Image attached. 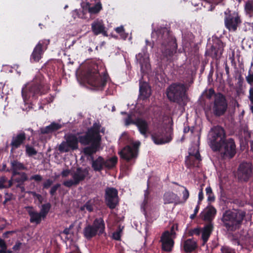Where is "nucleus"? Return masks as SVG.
Here are the masks:
<instances>
[{
    "instance_id": "nucleus-51",
    "label": "nucleus",
    "mask_w": 253,
    "mask_h": 253,
    "mask_svg": "<svg viewBox=\"0 0 253 253\" xmlns=\"http://www.w3.org/2000/svg\"><path fill=\"white\" fill-rule=\"evenodd\" d=\"M7 181V178L5 176H2L0 178V189L7 188V185L4 184Z\"/></svg>"
},
{
    "instance_id": "nucleus-31",
    "label": "nucleus",
    "mask_w": 253,
    "mask_h": 253,
    "mask_svg": "<svg viewBox=\"0 0 253 253\" xmlns=\"http://www.w3.org/2000/svg\"><path fill=\"white\" fill-rule=\"evenodd\" d=\"M202 160L200 154L198 150L195 153H189V156L187 157L186 163L190 166L198 165L199 162Z\"/></svg>"
},
{
    "instance_id": "nucleus-29",
    "label": "nucleus",
    "mask_w": 253,
    "mask_h": 253,
    "mask_svg": "<svg viewBox=\"0 0 253 253\" xmlns=\"http://www.w3.org/2000/svg\"><path fill=\"white\" fill-rule=\"evenodd\" d=\"M26 134L24 132L18 134L16 136H13L10 143V146L12 147L11 150L19 147L26 140Z\"/></svg>"
},
{
    "instance_id": "nucleus-27",
    "label": "nucleus",
    "mask_w": 253,
    "mask_h": 253,
    "mask_svg": "<svg viewBox=\"0 0 253 253\" xmlns=\"http://www.w3.org/2000/svg\"><path fill=\"white\" fill-rule=\"evenodd\" d=\"M25 208L30 217V222L31 223H35L36 224H40L42 219V216L41 214L35 211L32 207H26Z\"/></svg>"
},
{
    "instance_id": "nucleus-7",
    "label": "nucleus",
    "mask_w": 253,
    "mask_h": 253,
    "mask_svg": "<svg viewBox=\"0 0 253 253\" xmlns=\"http://www.w3.org/2000/svg\"><path fill=\"white\" fill-rule=\"evenodd\" d=\"M105 232V223L102 218H96L92 225H87L83 230L84 237L90 240L97 235L100 236Z\"/></svg>"
},
{
    "instance_id": "nucleus-21",
    "label": "nucleus",
    "mask_w": 253,
    "mask_h": 253,
    "mask_svg": "<svg viewBox=\"0 0 253 253\" xmlns=\"http://www.w3.org/2000/svg\"><path fill=\"white\" fill-rule=\"evenodd\" d=\"M135 58L140 65L141 72H143L149 68V58L147 52L143 51L139 53L136 55Z\"/></svg>"
},
{
    "instance_id": "nucleus-35",
    "label": "nucleus",
    "mask_w": 253,
    "mask_h": 253,
    "mask_svg": "<svg viewBox=\"0 0 253 253\" xmlns=\"http://www.w3.org/2000/svg\"><path fill=\"white\" fill-rule=\"evenodd\" d=\"M62 127V125L55 122L52 123L48 126L41 128V132L42 134H48L56 131Z\"/></svg>"
},
{
    "instance_id": "nucleus-1",
    "label": "nucleus",
    "mask_w": 253,
    "mask_h": 253,
    "mask_svg": "<svg viewBox=\"0 0 253 253\" xmlns=\"http://www.w3.org/2000/svg\"><path fill=\"white\" fill-rule=\"evenodd\" d=\"M50 84L44 76L38 73L31 83L24 84L21 90L25 107L23 111L33 109L32 100H36L39 96L47 93L50 90Z\"/></svg>"
},
{
    "instance_id": "nucleus-36",
    "label": "nucleus",
    "mask_w": 253,
    "mask_h": 253,
    "mask_svg": "<svg viewBox=\"0 0 253 253\" xmlns=\"http://www.w3.org/2000/svg\"><path fill=\"white\" fill-rule=\"evenodd\" d=\"M12 179L17 184H24L26 181L28 180V178L25 172H19L12 174Z\"/></svg>"
},
{
    "instance_id": "nucleus-41",
    "label": "nucleus",
    "mask_w": 253,
    "mask_h": 253,
    "mask_svg": "<svg viewBox=\"0 0 253 253\" xmlns=\"http://www.w3.org/2000/svg\"><path fill=\"white\" fill-rule=\"evenodd\" d=\"M177 195L171 192H168L164 195L165 204L174 203L176 199Z\"/></svg>"
},
{
    "instance_id": "nucleus-2",
    "label": "nucleus",
    "mask_w": 253,
    "mask_h": 253,
    "mask_svg": "<svg viewBox=\"0 0 253 253\" xmlns=\"http://www.w3.org/2000/svg\"><path fill=\"white\" fill-rule=\"evenodd\" d=\"M157 37L156 42L161 44V59L171 62L174 54L176 52L177 44L174 37L170 34L166 28L158 29L152 33V37Z\"/></svg>"
},
{
    "instance_id": "nucleus-15",
    "label": "nucleus",
    "mask_w": 253,
    "mask_h": 253,
    "mask_svg": "<svg viewBox=\"0 0 253 253\" xmlns=\"http://www.w3.org/2000/svg\"><path fill=\"white\" fill-rule=\"evenodd\" d=\"M253 165L251 163L243 162L240 164L237 170V177L240 181L247 182L253 173Z\"/></svg>"
},
{
    "instance_id": "nucleus-4",
    "label": "nucleus",
    "mask_w": 253,
    "mask_h": 253,
    "mask_svg": "<svg viewBox=\"0 0 253 253\" xmlns=\"http://www.w3.org/2000/svg\"><path fill=\"white\" fill-rule=\"evenodd\" d=\"M246 215V212L241 210H228L223 213L221 220L228 231L234 232L241 228Z\"/></svg>"
},
{
    "instance_id": "nucleus-64",
    "label": "nucleus",
    "mask_w": 253,
    "mask_h": 253,
    "mask_svg": "<svg viewBox=\"0 0 253 253\" xmlns=\"http://www.w3.org/2000/svg\"><path fill=\"white\" fill-rule=\"evenodd\" d=\"M194 234L199 235L201 232V230L199 228H196L193 229Z\"/></svg>"
},
{
    "instance_id": "nucleus-37",
    "label": "nucleus",
    "mask_w": 253,
    "mask_h": 253,
    "mask_svg": "<svg viewBox=\"0 0 253 253\" xmlns=\"http://www.w3.org/2000/svg\"><path fill=\"white\" fill-rule=\"evenodd\" d=\"M183 247L185 252L191 253L197 248V243L192 239H189L185 241Z\"/></svg>"
},
{
    "instance_id": "nucleus-40",
    "label": "nucleus",
    "mask_w": 253,
    "mask_h": 253,
    "mask_svg": "<svg viewBox=\"0 0 253 253\" xmlns=\"http://www.w3.org/2000/svg\"><path fill=\"white\" fill-rule=\"evenodd\" d=\"M222 0H204L205 4L204 6L207 7L209 10L212 11L215 6L222 1Z\"/></svg>"
},
{
    "instance_id": "nucleus-10",
    "label": "nucleus",
    "mask_w": 253,
    "mask_h": 253,
    "mask_svg": "<svg viewBox=\"0 0 253 253\" xmlns=\"http://www.w3.org/2000/svg\"><path fill=\"white\" fill-rule=\"evenodd\" d=\"M89 175L88 168L78 167L72 169L71 176L72 179L64 181L63 184L68 188L73 186H77Z\"/></svg>"
},
{
    "instance_id": "nucleus-60",
    "label": "nucleus",
    "mask_w": 253,
    "mask_h": 253,
    "mask_svg": "<svg viewBox=\"0 0 253 253\" xmlns=\"http://www.w3.org/2000/svg\"><path fill=\"white\" fill-rule=\"evenodd\" d=\"M183 199L184 201H185L188 199L189 196V192L185 187H184V190L183 192Z\"/></svg>"
},
{
    "instance_id": "nucleus-14",
    "label": "nucleus",
    "mask_w": 253,
    "mask_h": 253,
    "mask_svg": "<svg viewBox=\"0 0 253 253\" xmlns=\"http://www.w3.org/2000/svg\"><path fill=\"white\" fill-rule=\"evenodd\" d=\"M216 93L213 88L206 89L203 91L198 99V104L204 111H211V103L208 102L205 98L210 100L212 96L215 97Z\"/></svg>"
},
{
    "instance_id": "nucleus-59",
    "label": "nucleus",
    "mask_w": 253,
    "mask_h": 253,
    "mask_svg": "<svg viewBox=\"0 0 253 253\" xmlns=\"http://www.w3.org/2000/svg\"><path fill=\"white\" fill-rule=\"evenodd\" d=\"M0 247L1 248V250H6L7 249V245L4 242V241L0 238Z\"/></svg>"
},
{
    "instance_id": "nucleus-33",
    "label": "nucleus",
    "mask_w": 253,
    "mask_h": 253,
    "mask_svg": "<svg viewBox=\"0 0 253 253\" xmlns=\"http://www.w3.org/2000/svg\"><path fill=\"white\" fill-rule=\"evenodd\" d=\"M216 213V210L213 207H210L202 213V218L204 220L209 222H212V220Z\"/></svg>"
},
{
    "instance_id": "nucleus-38",
    "label": "nucleus",
    "mask_w": 253,
    "mask_h": 253,
    "mask_svg": "<svg viewBox=\"0 0 253 253\" xmlns=\"http://www.w3.org/2000/svg\"><path fill=\"white\" fill-rule=\"evenodd\" d=\"M10 164L12 174L19 172L18 170L26 169V167L24 166V164L17 160L11 161Z\"/></svg>"
},
{
    "instance_id": "nucleus-58",
    "label": "nucleus",
    "mask_w": 253,
    "mask_h": 253,
    "mask_svg": "<svg viewBox=\"0 0 253 253\" xmlns=\"http://www.w3.org/2000/svg\"><path fill=\"white\" fill-rule=\"evenodd\" d=\"M12 194H9V193H5V200L3 202V205H5L6 203L10 201L12 199Z\"/></svg>"
},
{
    "instance_id": "nucleus-55",
    "label": "nucleus",
    "mask_w": 253,
    "mask_h": 253,
    "mask_svg": "<svg viewBox=\"0 0 253 253\" xmlns=\"http://www.w3.org/2000/svg\"><path fill=\"white\" fill-rule=\"evenodd\" d=\"M30 180H34L36 182H40L42 180V177L40 174L32 175L30 177Z\"/></svg>"
},
{
    "instance_id": "nucleus-8",
    "label": "nucleus",
    "mask_w": 253,
    "mask_h": 253,
    "mask_svg": "<svg viewBox=\"0 0 253 253\" xmlns=\"http://www.w3.org/2000/svg\"><path fill=\"white\" fill-rule=\"evenodd\" d=\"M185 92V86L184 84L174 83L168 87L166 93L170 101L179 104L182 102Z\"/></svg>"
},
{
    "instance_id": "nucleus-32",
    "label": "nucleus",
    "mask_w": 253,
    "mask_h": 253,
    "mask_svg": "<svg viewBox=\"0 0 253 253\" xmlns=\"http://www.w3.org/2000/svg\"><path fill=\"white\" fill-rule=\"evenodd\" d=\"M91 167L95 171H100L104 168V159L101 156H99L96 159L90 160Z\"/></svg>"
},
{
    "instance_id": "nucleus-19",
    "label": "nucleus",
    "mask_w": 253,
    "mask_h": 253,
    "mask_svg": "<svg viewBox=\"0 0 253 253\" xmlns=\"http://www.w3.org/2000/svg\"><path fill=\"white\" fill-rule=\"evenodd\" d=\"M210 103L212 111H227L228 102L226 96L221 92H217L213 101Z\"/></svg>"
},
{
    "instance_id": "nucleus-50",
    "label": "nucleus",
    "mask_w": 253,
    "mask_h": 253,
    "mask_svg": "<svg viewBox=\"0 0 253 253\" xmlns=\"http://www.w3.org/2000/svg\"><path fill=\"white\" fill-rule=\"evenodd\" d=\"M60 186L61 184L59 183L56 184L53 186L50 190V194L52 196L55 195L56 194V191L60 187Z\"/></svg>"
},
{
    "instance_id": "nucleus-39",
    "label": "nucleus",
    "mask_w": 253,
    "mask_h": 253,
    "mask_svg": "<svg viewBox=\"0 0 253 253\" xmlns=\"http://www.w3.org/2000/svg\"><path fill=\"white\" fill-rule=\"evenodd\" d=\"M118 158L116 156L109 158L106 160H104V168L107 169H112L115 167L117 163Z\"/></svg>"
},
{
    "instance_id": "nucleus-16",
    "label": "nucleus",
    "mask_w": 253,
    "mask_h": 253,
    "mask_svg": "<svg viewBox=\"0 0 253 253\" xmlns=\"http://www.w3.org/2000/svg\"><path fill=\"white\" fill-rule=\"evenodd\" d=\"M50 43L49 40H42L39 42L31 54L30 60L32 62H38L42 58L44 51Z\"/></svg>"
},
{
    "instance_id": "nucleus-22",
    "label": "nucleus",
    "mask_w": 253,
    "mask_h": 253,
    "mask_svg": "<svg viewBox=\"0 0 253 253\" xmlns=\"http://www.w3.org/2000/svg\"><path fill=\"white\" fill-rule=\"evenodd\" d=\"M160 241L162 243V249L167 252H170L173 246V240L170 237V233L165 231L161 237Z\"/></svg>"
},
{
    "instance_id": "nucleus-47",
    "label": "nucleus",
    "mask_w": 253,
    "mask_h": 253,
    "mask_svg": "<svg viewBox=\"0 0 253 253\" xmlns=\"http://www.w3.org/2000/svg\"><path fill=\"white\" fill-rule=\"evenodd\" d=\"M28 193L31 194L34 198H36L39 201L40 204L42 203L43 199L41 195L37 194L34 191H29Z\"/></svg>"
},
{
    "instance_id": "nucleus-57",
    "label": "nucleus",
    "mask_w": 253,
    "mask_h": 253,
    "mask_svg": "<svg viewBox=\"0 0 253 253\" xmlns=\"http://www.w3.org/2000/svg\"><path fill=\"white\" fill-rule=\"evenodd\" d=\"M221 253H235L233 250L226 247H222L221 249Z\"/></svg>"
},
{
    "instance_id": "nucleus-24",
    "label": "nucleus",
    "mask_w": 253,
    "mask_h": 253,
    "mask_svg": "<svg viewBox=\"0 0 253 253\" xmlns=\"http://www.w3.org/2000/svg\"><path fill=\"white\" fill-rule=\"evenodd\" d=\"M100 146V142H94V143L85 147L83 149L82 152L86 157L87 161H90V160H93V158H94L93 155L99 150Z\"/></svg>"
},
{
    "instance_id": "nucleus-3",
    "label": "nucleus",
    "mask_w": 253,
    "mask_h": 253,
    "mask_svg": "<svg viewBox=\"0 0 253 253\" xmlns=\"http://www.w3.org/2000/svg\"><path fill=\"white\" fill-rule=\"evenodd\" d=\"M84 78L87 83L94 89L102 90L106 85L109 75L105 68L93 64L88 67Z\"/></svg>"
},
{
    "instance_id": "nucleus-34",
    "label": "nucleus",
    "mask_w": 253,
    "mask_h": 253,
    "mask_svg": "<svg viewBox=\"0 0 253 253\" xmlns=\"http://www.w3.org/2000/svg\"><path fill=\"white\" fill-rule=\"evenodd\" d=\"M150 96V90L146 83H140L139 97L141 99L145 100Z\"/></svg>"
},
{
    "instance_id": "nucleus-11",
    "label": "nucleus",
    "mask_w": 253,
    "mask_h": 253,
    "mask_svg": "<svg viewBox=\"0 0 253 253\" xmlns=\"http://www.w3.org/2000/svg\"><path fill=\"white\" fill-rule=\"evenodd\" d=\"M224 25L225 28L230 32H236L239 27L242 20L237 11H232L229 9L224 12Z\"/></svg>"
},
{
    "instance_id": "nucleus-43",
    "label": "nucleus",
    "mask_w": 253,
    "mask_h": 253,
    "mask_svg": "<svg viewBox=\"0 0 253 253\" xmlns=\"http://www.w3.org/2000/svg\"><path fill=\"white\" fill-rule=\"evenodd\" d=\"M245 10L247 15L250 17L252 16L253 14V2L252 1H249L246 3Z\"/></svg>"
},
{
    "instance_id": "nucleus-25",
    "label": "nucleus",
    "mask_w": 253,
    "mask_h": 253,
    "mask_svg": "<svg viewBox=\"0 0 253 253\" xmlns=\"http://www.w3.org/2000/svg\"><path fill=\"white\" fill-rule=\"evenodd\" d=\"M119 154L121 158L127 162L135 158L137 155L135 150L129 146H126L124 147Z\"/></svg>"
},
{
    "instance_id": "nucleus-30",
    "label": "nucleus",
    "mask_w": 253,
    "mask_h": 253,
    "mask_svg": "<svg viewBox=\"0 0 253 253\" xmlns=\"http://www.w3.org/2000/svg\"><path fill=\"white\" fill-rule=\"evenodd\" d=\"M83 8L84 10H85V11H87L90 14H96L100 11L102 9V6L100 1L97 2L92 6H91V4L89 2H86L83 6Z\"/></svg>"
},
{
    "instance_id": "nucleus-9",
    "label": "nucleus",
    "mask_w": 253,
    "mask_h": 253,
    "mask_svg": "<svg viewBox=\"0 0 253 253\" xmlns=\"http://www.w3.org/2000/svg\"><path fill=\"white\" fill-rule=\"evenodd\" d=\"M101 125L99 123H95L93 126L88 129L87 132L84 135L80 136L79 142L83 145L92 144L94 142H100L101 138L99 134Z\"/></svg>"
},
{
    "instance_id": "nucleus-23",
    "label": "nucleus",
    "mask_w": 253,
    "mask_h": 253,
    "mask_svg": "<svg viewBox=\"0 0 253 253\" xmlns=\"http://www.w3.org/2000/svg\"><path fill=\"white\" fill-rule=\"evenodd\" d=\"M91 30L95 35L102 34L105 37L108 36L106 27L102 20H95L91 25Z\"/></svg>"
},
{
    "instance_id": "nucleus-61",
    "label": "nucleus",
    "mask_w": 253,
    "mask_h": 253,
    "mask_svg": "<svg viewBox=\"0 0 253 253\" xmlns=\"http://www.w3.org/2000/svg\"><path fill=\"white\" fill-rule=\"evenodd\" d=\"M249 98L251 103L253 104V87L250 88Z\"/></svg>"
},
{
    "instance_id": "nucleus-28",
    "label": "nucleus",
    "mask_w": 253,
    "mask_h": 253,
    "mask_svg": "<svg viewBox=\"0 0 253 253\" xmlns=\"http://www.w3.org/2000/svg\"><path fill=\"white\" fill-rule=\"evenodd\" d=\"M213 228V225L212 222L207 223L202 229V239L203 240L202 245L204 246L208 241Z\"/></svg>"
},
{
    "instance_id": "nucleus-63",
    "label": "nucleus",
    "mask_w": 253,
    "mask_h": 253,
    "mask_svg": "<svg viewBox=\"0 0 253 253\" xmlns=\"http://www.w3.org/2000/svg\"><path fill=\"white\" fill-rule=\"evenodd\" d=\"M191 131V133H193L194 132L193 128L190 129V127L189 126H185L183 129V132L184 133H188L189 131Z\"/></svg>"
},
{
    "instance_id": "nucleus-18",
    "label": "nucleus",
    "mask_w": 253,
    "mask_h": 253,
    "mask_svg": "<svg viewBox=\"0 0 253 253\" xmlns=\"http://www.w3.org/2000/svg\"><path fill=\"white\" fill-rule=\"evenodd\" d=\"M224 47V43L220 40H217L211 48L206 51V54L214 59L218 60L223 53Z\"/></svg>"
},
{
    "instance_id": "nucleus-54",
    "label": "nucleus",
    "mask_w": 253,
    "mask_h": 253,
    "mask_svg": "<svg viewBox=\"0 0 253 253\" xmlns=\"http://www.w3.org/2000/svg\"><path fill=\"white\" fill-rule=\"evenodd\" d=\"M121 232H122L121 229H120L119 230L115 232L113 234V239L116 240H120L121 239Z\"/></svg>"
},
{
    "instance_id": "nucleus-6",
    "label": "nucleus",
    "mask_w": 253,
    "mask_h": 253,
    "mask_svg": "<svg viewBox=\"0 0 253 253\" xmlns=\"http://www.w3.org/2000/svg\"><path fill=\"white\" fill-rule=\"evenodd\" d=\"M226 139L225 131L219 126L211 127L208 134V143L214 152H217Z\"/></svg>"
},
{
    "instance_id": "nucleus-20",
    "label": "nucleus",
    "mask_w": 253,
    "mask_h": 253,
    "mask_svg": "<svg viewBox=\"0 0 253 253\" xmlns=\"http://www.w3.org/2000/svg\"><path fill=\"white\" fill-rule=\"evenodd\" d=\"M172 132V128L170 126L168 129V134L165 135L163 132L158 131L151 135V137L154 142L157 145L163 144L170 142L171 140V134Z\"/></svg>"
},
{
    "instance_id": "nucleus-56",
    "label": "nucleus",
    "mask_w": 253,
    "mask_h": 253,
    "mask_svg": "<svg viewBox=\"0 0 253 253\" xmlns=\"http://www.w3.org/2000/svg\"><path fill=\"white\" fill-rule=\"evenodd\" d=\"M71 171L72 170L69 169H64L61 172V175L63 177H66L68 176L69 174L71 175Z\"/></svg>"
},
{
    "instance_id": "nucleus-45",
    "label": "nucleus",
    "mask_w": 253,
    "mask_h": 253,
    "mask_svg": "<svg viewBox=\"0 0 253 253\" xmlns=\"http://www.w3.org/2000/svg\"><path fill=\"white\" fill-rule=\"evenodd\" d=\"M26 152L29 156L36 155L37 154L36 150L32 146H26Z\"/></svg>"
},
{
    "instance_id": "nucleus-48",
    "label": "nucleus",
    "mask_w": 253,
    "mask_h": 253,
    "mask_svg": "<svg viewBox=\"0 0 253 253\" xmlns=\"http://www.w3.org/2000/svg\"><path fill=\"white\" fill-rule=\"evenodd\" d=\"M206 193L208 195V200L209 201H213L214 197L213 195L211 188L210 187H208L206 188Z\"/></svg>"
},
{
    "instance_id": "nucleus-53",
    "label": "nucleus",
    "mask_w": 253,
    "mask_h": 253,
    "mask_svg": "<svg viewBox=\"0 0 253 253\" xmlns=\"http://www.w3.org/2000/svg\"><path fill=\"white\" fill-rule=\"evenodd\" d=\"M52 183L53 181L50 179H48L43 183V188L44 189H48Z\"/></svg>"
},
{
    "instance_id": "nucleus-52",
    "label": "nucleus",
    "mask_w": 253,
    "mask_h": 253,
    "mask_svg": "<svg viewBox=\"0 0 253 253\" xmlns=\"http://www.w3.org/2000/svg\"><path fill=\"white\" fill-rule=\"evenodd\" d=\"M246 79L249 84L252 85L253 84V74H251L249 72V75L246 77Z\"/></svg>"
},
{
    "instance_id": "nucleus-12",
    "label": "nucleus",
    "mask_w": 253,
    "mask_h": 253,
    "mask_svg": "<svg viewBox=\"0 0 253 253\" xmlns=\"http://www.w3.org/2000/svg\"><path fill=\"white\" fill-rule=\"evenodd\" d=\"M217 151L224 158H232L236 153V145L232 138L226 139Z\"/></svg>"
},
{
    "instance_id": "nucleus-49",
    "label": "nucleus",
    "mask_w": 253,
    "mask_h": 253,
    "mask_svg": "<svg viewBox=\"0 0 253 253\" xmlns=\"http://www.w3.org/2000/svg\"><path fill=\"white\" fill-rule=\"evenodd\" d=\"M206 115L208 119H209V117L210 115H212V114L215 117H219L224 114V112H205Z\"/></svg>"
},
{
    "instance_id": "nucleus-17",
    "label": "nucleus",
    "mask_w": 253,
    "mask_h": 253,
    "mask_svg": "<svg viewBox=\"0 0 253 253\" xmlns=\"http://www.w3.org/2000/svg\"><path fill=\"white\" fill-rule=\"evenodd\" d=\"M105 200L106 205L110 209H115L119 203L117 190L113 187L106 188L105 189Z\"/></svg>"
},
{
    "instance_id": "nucleus-26",
    "label": "nucleus",
    "mask_w": 253,
    "mask_h": 253,
    "mask_svg": "<svg viewBox=\"0 0 253 253\" xmlns=\"http://www.w3.org/2000/svg\"><path fill=\"white\" fill-rule=\"evenodd\" d=\"M99 203V200L96 198H94L88 200L84 205L79 208L80 211L85 213L86 211L91 212L93 211L94 209L97 208V205Z\"/></svg>"
},
{
    "instance_id": "nucleus-62",
    "label": "nucleus",
    "mask_w": 253,
    "mask_h": 253,
    "mask_svg": "<svg viewBox=\"0 0 253 253\" xmlns=\"http://www.w3.org/2000/svg\"><path fill=\"white\" fill-rule=\"evenodd\" d=\"M22 245V243L20 242H17L16 243L15 245L13 246L12 249L14 251H18L20 250V247Z\"/></svg>"
},
{
    "instance_id": "nucleus-44",
    "label": "nucleus",
    "mask_w": 253,
    "mask_h": 253,
    "mask_svg": "<svg viewBox=\"0 0 253 253\" xmlns=\"http://www.w3.org/2000/svg\"><path fill=\"white\" fill-rule=\"evenodd\" d=\"M115 30L116 33L119 34L121 39L125 40L127 38L128 34L125 32L124 28L123 26L116 28Z\"/></svg>"
},
{
    "instance_id": "nucleus-5",
    "label": "nucleus",
    "mask_w": 253,
    "mask_h": 253,
    "mask_svg": "<svg viewBox=\"0 0 253 253\" xmlns=\"http://www.w3.org/2000/svg\"><path fill=\"white\" fill-rule=\"evenodd\" d=\"M122 114L126 115L124 123L126 126L130 125H135L140 133L145 137H147V133L149 131V123L142 117L140 112H122Z\"/></svg>"
},
{
    "instance_id": "nucleus-46",
    "label": "nucleus",
    "mask_w": 253,
    "mask_h": 253,
    "mask_svg": "<svg viewBox=\"0 0 253 253\" xmlns=\"http://www.w3.org/2000/svg\"><path fill=\"white\" fill-rule=\"evenodd\" d=\"M85 10H84L83 8L82 10L75 9L73 11V16L76 18V17L82 18V16L85 13Z\"/></svg>"
},
{
    "instance_id": "nucleus-13",
    "label": "nucleus",
    "mask_w": 253,
    "mask_h": 253,
    "mask_svg": "<svg viewBox=\"0 0 253 253\" xmlns=\"http://www.w3.org/2000/svg\"><path fill=\"white\" fill-rule=\"evenodd\" d=\"M65 141H63L58 146L60 152H68L71 149L76 150L78 148L79 138L74 134H70L65 136Z\"/></svg>"
},
{
    "instance_id": "nucleus-42",
    "label": "nucleus",
    "mask_w": 253,
    "mask_h": 253,
    "mask_svg": "<svg viewBox=\"0 0 253 253\" xmlns=\"http://www.w3.org/2000/svg\"><path fill=\"white\" fill-rule=\"evenodd\" d=\"M50 208L51 205L49 203L43 204L42 206V208L39 213L42 216V219L45 218L50 209Z\"/></svg>"
}]
</instances>
